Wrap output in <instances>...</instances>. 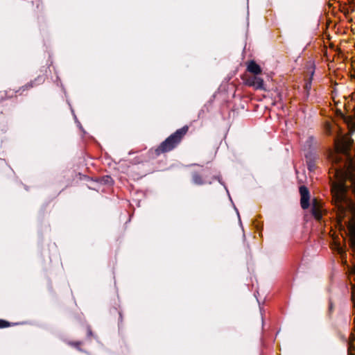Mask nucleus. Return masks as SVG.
<instances>
[{
    "label": "nucleus",
    "mask_w": 355,
    "mask_h": 355,
    "mask_svg": "<svg viewBox=\"0 0 355 355\" xmlns=\"http://www.w3.org/2000/svg\"><path fill=\"white\" fill-rule=\"evenodd\" d=\"M314 142V138L313 137H309L306 141V146H308L309 147H311V146L312 145V144Z\"/></svg>",
    "instance_id": "12"
},
{
    "label": "nucleus",
    "mask_w": 355,
    "mask_h": 355,
    "mask_svg": "<svg viewBox=\"0 0 355 355\" xmlns=\"http://www.w3.org/2000/svg\"><path fill=\"white\" fill-rule=\"evenodd\" d=\"M248 84L256 89H261L263 88V80L262 78L254 76L248 79Z\"/></svg>",
    "instance_id": "4"
},
{
    "label": "nucleus",
    "mask_w": 355,
    "mask_h": 355,
    "mask_svg": "<svg viewBox=\"0 0 355 355\" xmlns=\"http://www.w3.org/2000/svg\"><path fill=\"white\" fill-rule=\"evenodd\" d=\"M44 81V76H38L33 82H31L26 87H33L34 85L42 84Z\"/></svg>",
    "instance_id": "6"
},
{
    "label": "nucleus",
    "mask_w": 355,
    "mask_h": 355,
    "mask_svg": "<svg viewBox=\"0 0 355 355\" xmlns=\"http://www.w3.org/2000/svg\"><path fill=\"white\" fill-rule=\"evenodd\" d=\"M78 126L80 127V128L82 129V125L80 124L79 122H78Z\"/></svg>",
    "instance_id": "17"
},
{
    "label": "nucleus",
    "mask_w": 355,
    "mask_h": 355,
    "mask_svg": "<svg viewBox=\"0 0 355 355\" xmlns=\"http://www.w3.org/2000/svg\"><path fill=\"white\" fill-rule=\"evenodd\" d=\"M300 205L303 209H306L310 206V193L308 188L306 186H300Z\"/></svg>",
    "instance_id": "3"
},
{
    "label": "nucleus",
    "mask_w": 355,
    "mask_h": 355,
    "mask_svg": "<svg viewBox=\"0 0 355 355\" xmlns=\"http://www.w3.org/2000/svg\"><path fill=\"white\" fill-rule=\"evenodd\" d=\"M108 180H111V178H110V177H109V176H107V177H106V179H105L106 182H108Z\"/></svg>",
    "instance_id": "15"
},
{
    "label": "nucleus",
    "mask_w": 355,
    "mask_h": 355,
    "mask_svg": "<svg viewBox=\"0 0 355 355\" xmlns=\"http://www.w3.org/2000/svg\"><path fill=\"white\" fill-rule=\"evenodd\" d=\"M309 171H313L315 167V160L306 161Z\"/></svg>",
    "instance_id": "10"
},
{
    "label": "nucleus",
    "mask_w": 355,
    "mask_h": 355,
    "mask_svg": "<svg viewBox=\"0 0 355 355\" xmlns=\"http://www.w3.org/2000/svg\"><path fill=\"white\" fill-rule=\"evenodd\" d=\"M79 344H80L79 343H76L75 344V345H79Z\"/></svg>",
    "instance_id": "18"
},
{
    "label": "nucleus",
    "mask_w": 355,
    "mask_h": 355,
    "mask_svg": "<svg viewBox=\"0 0 355 355\" xmlns=\"http://www.w3.org/2000/svg\"><path fill=\"white\" fill-rule=\"evenodd\" d=\"M312 214L317 219H320L322 217L321 211L318 207L316 206V202L315 201L312 209H311Z\"/></svg>",
    "instance_id": "7"
},
{
    "label": "nucleus",
    "mask_w": 355,
    "mask_h": 355,
    "mask_svg": "<svg viewBox=\"0 0 355 355\" xmlns=\"http://www.w3.org/2000/svg\"><path fill=\"white\" fill-rule=\"evenodd\" d=\"M224 187H225V189L226 190H227V187H225V185H224ZM227 191L228 192V191Z\"/></svg>",
    "instance_id": "19"
},
{
    "label": "nucleus",
    "mask_w": 355,
    "mask_h": 355,
    "mask_svg": "<svg viewBox=\"0 0 355 355\" xmlns=\"http://www.w3.org/2000/svg\"><path fill=\"white\" fill-rule=\"evenodd\" d=\"M234 209H235V210H236V213H237V215H238V217H239V220L240 225H242V223H241V218H240V215H239V211H238V209H237L235 207H234Z\"/></svg>",
    "instance_id": "13"
},
{
    "label": "nucleus",
    "mask_w": 355,
    "mask_h": 355,
    "mask_svg": "<svg viewBox=\"0 0 355 355\" xmlns=\"http://www.w3.org/2000/svg\"><path fill=\"white\" fill-rule=\"evenodd\" d=\"M248 71L254 75H258L261 73V68L254 61L252 60L248 64Z\"/></svg>",
    "instance_id": "5"
},
{
    "label": "nucleus",
    "mask_w": 355,
    "mask_h": 355,
    "mask_svg": "<svg viewBox=\"0 0 355 355\" xmlns=\"http://www.w3.org/2000/svg\"><path fill=\"white\" fill-rule=\"evenodd\" d=\"M350 245L353 251L355 252V227L350 230Z\"/></svg>",
    "instance_id": "9"
},
{
    "label": "nucleus",
    "mask_w": 355,
    "mask_h": 355,
    "mask_svg": "<svg viewBox=\"0 0 355 355\" xmlns=\"http://www.w3.org/2000/svg\"><path fill=\"white\" fill-rule=\"evenodd\" d=\"M217 180L221 184L224 185L220 176L214 175L212 177L211 180H208L206 176L202 178L197 172L192 173V182L193 184H195L196 185H202V184H205L207 183L211 184L212 183L213 180Z\"/></svg>",
    "instance_id": "2"
},
{
    "label": "nucleus",
    "mask_w": 355,
    "mask_h": 355,
    "mask_svg": "<svg viewBox=\"0 0 355 355\" xmlns=\"http://www.w3.org/2000/svg\"><path fill=\"white\" fill-rule=\"evenodd\" d=\"M87 334L89 336L92 334V330L90 329V328H88V329H87Z\"/></svg>",
    "instance_id": "14"
},
{
    "label": "nucleus",
    "mask_w": 355,
    "mask_h": 355,
    "mask_svg": "<svg viewBox=\"0 0 355 355\" xmlns=\"http://www.w3.org/2000/svg\"><path fill=\"white\" fill-rule=\"evenodd\" d=\"M10 326V323L6 320H0V328H6Z\"/></svg>",
    "instance_id": "11"
},
{
    "label": "nucleus",
    "mask_w": 355,
    "mask_h": 355,
    "mask_svg": "<svg viewBox=\"0 0 355 355\" xmlns=\"http://www.w3.org/2000/svg\"><path fill=\"white\" fill-rule=\"evenodd\" d=\"M188 130L189 128L187 125L177 130L160 144L155 150L156 154L159 155L160 153L169 152L174 149L180 143L182 137L187 134Z\"/></svg>",
    "instance_id": "1"
},
{
    "label": "nucleus",
    "mask_w": 355,
    "mask_h": 355,
    "mask_svg": "<svg viewBox=\"0 0 355 355\" xmlns=\"http://www.w3.org/2000/svg\"><path fill=\"white\" fill-rule=\"evenodd\" d=\"M333 308V305L331 303L329 304V309L331 310Z\"/></svg>",
    "instance_id": "16"
},
{
    "label": "nucleus",
    "mask_w": 355,
    "mask_h": 355,
    "mask_svg": "<svg viewBox=\"0 0 355 355\" xmlns=\"http://www.w3.org/2000/svg\"><path fill=\"white\" fill-rule=\"evenodd\" d=\"M304 156L306 161L316 160L318 158L316 153L313 150H308Z\"/></svg>",
    "instance_id": "8"
}]
</instances>
